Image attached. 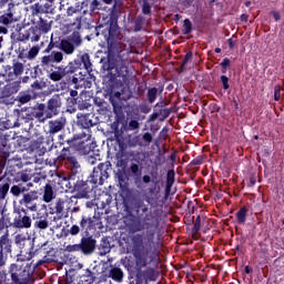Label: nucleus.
Returning a JSON list of instances; mask_svg holds the SVG:
<instances>
[{"label": "nucleus", "instance_id": "f257e3e1", "mask_svg": "<svg viewBox=\"0 0 284 284\" xmlns=\"http://www.w3.org/2000/svg\"><path fill=\"white\" fill-rule=\"evenodd\" d=\"M143 196L144 200L135 199L132 203L133 212H135L136 216L142 221L133 224L132 231L143 232L144 230H148L146 233H136L131 236L129 252L134 258L136 270H143V267H148V265L154 261L152 250L155 247L154 236L156 232L152 230V227H154V224L152 223V221H154V214L150 211L148 205L151 207H156V205H159V201L161 200V189L149 187Z\"/></svg>", "mask_w": 284, "mask_h": 284}, {"label": "nucleus", "instance_id": "f03ea898", "mask_svg": "<svg viewBox=\"0 0 284 284\" xmlns=\"http://www.w3.org/2000/svg\"><path fill=\"white\" fill-rule=\"evenodd\" d=\"M97 30V37H99L100 32H102V34H104L105 41L109 43L108 71L110 74H112V77H125V74H128V51H125V44L113 41L114 34L116 32V24H110L105 27L99 26Z\"/></svg>", "mask_w": 284, "mask_h": 284}, {"label": "nucleus", "instance_id": "7ed1b4c3", "mask_svg": "<svg viewBox=\"0 0 284 284\" xmlns=\"http://www.w3.org/2000/svg\"><path fill=\"white\" fill-rule=\"evenodd\" d=\"M11 281L14 284H34V276L29 271L22 270L18 264H11L9 268Z\"/></svg>", "mask_w": 284, "mask_h": 284}, {"label": "nucleus", "instance_id": "20e7f679", "mask_svg": "<svg viewBox=\"0 0 284 284\" xmlns=\"http://www.w3.org/2000/svg\"><path fill=\"white\" fill-rule=\"evenodd\" d=\"M112 172V163L110 161H105L100 163L97 168L93 169L92 179L94 183L99 185H103L108 179H110V173Z\"/></svg>", "mask_w": 284, "mask_h": 284}, {"label": "nucleus", "instance_id": "39448f33", "mask_svg": "<svg viewBox=\"0 0 284 284\" xmlns=\"http://www.w3.org/2000/svg\"><path fill=\"white\" fill-rule=\"evenodd\" d=\"M74 72H77V67L74 63L70 62L68 65L55 67L54 70L49 73V79L51 81H61V79L69 77V74H74Z\"/></svg>", "mask_w": 284, "mask_h": 284}, {"label": "nucleus", "instance_id": "423d86ee", "mask_svg": "<svg viewBox=\"0 0 284 284\" xmlns=\"http://www.w3.org/2000/svg\"><path fill=\"white\" fill-rule=\"evenodd\" d=\"M16 212L18 216L13 219V227H18V230H29V227H32V219L28 216L26 209H19Z\"/></svg>", "mask_w": 284, "mask_h": 284}, {"label": "nucleus", "instance_id": "0eeeda50", "mask_svg": "<svg viewBox=\"0 0 284 284\" xmlns=\"http://www.w3.org/2000/svg\"><path fill=\"white\" fill-rule=\"evenodd\" d=\"M63 61V52L53 51L49 55H44L40 60V65L45 70V68H50L53 63H61Z\"/></svg>", "mask_w": 284, "mask_h": 284}, {"label": "nucleus", "instance_id": "6e6552de", "mask_svg": "<svg viewBox=\"0 0 284 284\" xmlns=\"http://www.w3.org/2000/svg\"><path fill=\"white\" fill-rule=\"evenodd\" d=\"M59 108H61V97L53 95L47 102V119H52V116H57V114H59Z\"/></svg>", "mask_w": 284, "mask_h": 284}, {"label": "nucleus", "instance_id": "1a4fd4ad", "mask_svg": "<svg viewBox=\"0 0 284 284\" xmlns=\"http://www.w3.org/2000/svg\"><path fill=\"white\" fill-rule=\"evenodd\" d=\"M80 245H81V252H83V254H92V252H94L97 247V240L92 237H84L82 239Z\"/></svg>", "mask_w": 284, "mask_h": 284}, {"label": "nucleus", "instance_id": "9d476101", "mask_svg": "<svg viewBox=\"0 0 284 284\" xmlns=\"http://www.w3.org/2000/svg\"><path fill=\"white\" fill-rule=\"evenodd\" d=\"M45 104L40 103L33 109L32 116H34V119H37L39 123H45L48 119H51L47 118L48 115L45 114Z\"/></svg>", "mask_w": 284, "mask_h": 284}, {"label": "nucleus", "instance_id": "9b49d317", "mask_svg": "<svg viewBox=\"0 0 284 284\" xmlns=\"http://www.w3.org/2000/svg\"><path fill=\"white\" fill-rule=\"evenodd\" d=\"M65 128V119L60 118L58 120L49 121V134H57Z\"/></svg>", "mask_w": 284, "mask_h": 284}, {"label": "nucleus", "instance_id": "f8f14e48", "mask_svg": "<svg viewBox=\"0 0 284 284\" xmlns=\"http://www.w3.org/2000/svg\"><path fill=\"white\" fill-rule=\"evenodd\" d=\"M73 191L77 192L80 199H85L90 193V186L84 181H78L73 186Z\"/></svg>", "mask_w": 284, "mask_h": 284}, {"label": "nucleus", "instance_id": "ddd939ff", "mask_svg": "<svg viewBox=\"0 0 284 284\" xmlns=\"http://www.w3.org/2000/svg\"><path fill=\"white\" fill-rule=\"evenodd\" d=\"M48 2L44 4L36 3V12H40L41 14H52L54 12V7L52 2L54 0H47Z\"/></svg>", "mask_w": 284, "mask_h": 284}, {"label": "nucleus", "instance_id": "4468645a", "mask_svg": "<svg viewBox=\"0 0 284 284\" xmlns=\"http://www.w3.org/2000/svg\"><path fill=\"white\" fill-rule=\"evenodd\" d=\"M59 161H70V163H72L74 165V168H77V165H79L77 158L72 156L70 154V150L65 149V148L62 149L61 154L59 155Z\"/></svg>", "mask_w": 284, "mask_h": 284}, {"label": "nucleus", "instance_id": "2eb2a0df", "mask_svg": "<svg viewBox=\"0 0 284 284\" xmlns=\"http://www.w3.org/2000/svg\"><path fill=\"white\" fill-rule=\"evenodd\" d=\"M75 45L70 40H61L60 42V50L64 54H74Z\"/></svg>", "mask_w": 284, "mask_h": 284}, {"label": "nucleus", "instance_id": "dca6fc26", "mask_svg": "<svg viewBox=\"0 0 284 284\" xmlns=\"http://www.w3.org/2000/svg\"><path fill=\"white\" fill-rule=\"evenodd\" d=\"M124 132H139L141 130V122L136 119H131L126 125L123 126Z\"/></svg>", "mask_w": 284, "mask_h": 284}, {"label": "nucleus", "instance_id": "f3484780", "mask_svg": "<svg viewBox=\"0 0 284 284\" xmlns=\"http://www.w3.org/2000/svg\"><path fill=\"white\" fill-rule=\"evenodd\" d=\"M38 30L43 34H48L52 30V24L47 19L40 18L38 21Z\"/></svg>", "mask_w": 284, "mask_h": 284}, {"label": "nucleus", "instance_id": "a211bd4d", "mask_svg": "<svg viewBox=\"0 0 284 284\" xmlns=\"http://www.w3.org/2000/svg\"><path fill=\"white\" fill-rule=\"evenodd\" d=\"M126 144L129 148H143V142L141 141V135H129L126 138Z\"/></svg>", "mask_w": 284, "mask_h": 284}, {"label": "nucleus", "instance_id": "6ab92c4d", "mask_svg": "<svg viewBox=\"0 0 284 284\" xmlns=\"http://www.w3.org/2000/svg\"><path fill=\"white\" fill-rule=\"evenodd\" d=\"M110 278L113 281H116L118 283H121L123 281V271L119 267H113L109 272Z\"/></svg>", "mask_w": 284, "mask_h": 284}, {"label": "nucleus", "instance_id": "aec40b11", "mask_svg": "<svg viewBox=\"0 0 284 284\" xmlns=\"http://www.w3.org/2000/svg\"><path fill=\"white\" fill-rule=\"evenodd\" d=\"M114 95L121 101H130V99H132V91L130 88H123L121 92H115Z\"/></svg>", "mask_w": 284, "mask_h": 284}, {"label": "nucleus", "instance_id": "412c9836", "mask_svg": "<svg viewBox=\"0 0 284 284\" xmlns=\"http://www.w3.org/2000/svg\"><path fill=\"white\" fill-rule=\"evenodd\" d=\"M54 199V191L52 190V186L50 184H47L44 186V194H43V201L45 203H50Z\"/></svg>", "mask_w": 284, "mask_h": 284}, {"label": "nucleus", "instance_id": "4be33fe9", "mask_svg": "<svg viewBox=\"0 0 284 284\" xmlns=\"http://www.w3.org/2000/svg\"><path fill=\"white\" fill-rule=\"evenodd\" d=\"M81 63L88 73L92 72V62L90 61V54L84 53L81 55Z\"/></svg>", "mask_w": 284, "mask_h": 284}, {"label": "nucleus", "instance_id": "5701e85b", "mask_svg": "<svg viewBox=\"0 0 284 284\" xmlns=\"http://www.w3.org/2000/svg\"><path fill=\"white\" fill-rule=\"evenodd\" d=\"M69 41L75 47L79 48V45H81V43H83V40L81 39V33L74 31L70 38Z\"/></svg>", "mask_w": 284, "mask_h": 284}, {"label": "nucleus", "instance_id": "b1692460", "mask_svg": "<svg viewBox=\"0 0 284 284\" xmlns=\"http://www.w3.org/2000/svg\"><path fill=\"white\" fill-rule=\"evenodd\" d=\"M236 219L237 223L241 225H244L246 219H247V209L242 207L237 213H236Z\"/></svg>", "mask_w": 284, "mask_h": 284}, {"label": "nucleus", "instance_id": "393cba45", "mask_svg": "<svg viewBox=\"0 0 284 284\" xmlns=\"http://www.w3.org/2000/svg\"><path fill=\"white\" fill-rule=\"evenodd\" d=\"M37 199H39V196H37V192H30L23 195L22 202L26 205H30V203H32V201H37Z\"/></svg>", "mask_w": 284, "mask_h": 284}, {"label": "nucleus", "instance_id": "a878e982", "mask_svg": "<svg viewBox=\"0 0 284 284\" xmlns=\"http://www.w3.org/2000/svg\"><path fill=\"white\" fill-rule=\"evenodd\" d=\"M172 185H174V171H169L168 178H166V189H165L166 194H169L170 190H172Z\"/></svg>", "mask_w": 284, "mask_h": 284}, {"label": "nucleus", "instance_id": "bb28decb", "mask_svg": "<svg viewBox=\"0 0 284 284\" xmlns=\"http://www.w3.org/2000/svg\"><path fill=\"white\" fill-rule=\"evenodd\" d=\"M158 94H159V89L156 88L149 89L146 93L149 103H154V101H156Z\"/></svg>", "mask_w": 284, "mask_h": 284}, {"label": "nucleus", "instance_id": "cd10ccee", "mask_svg": "<svg viewBox=\"0 0 284 284\" xmlns=\"http://www.w3.org/2000/svg\"><path fill=\"white\" fill-rule=\"evenodd\" d=\"M31 34L29 36L30 41L32 43H37L41 40V31L39 29H30Z\"/></svg>", "mask_w": 284, "mask_h": 284}, {"label": "nucleus", "instance_id": "c85d7f7f", "mask_svg": "<svg viewBox=\"0 0 284 284\" xmlns=\"http://www.w3.org/2000/svg\"><path fill=\"white\" fill-rule=\"evenodd\" d=\"M79 124L82 125L84 130L92 128V120L88 119V116L82 115L79 118Z\"/></svg>", "mask_w": 284, "mask_h": 284}, {"label": "nucleus", "instance_id": "c756f323", "mask_svg": "<svg viewBox=\"0 0 284 284\" xmlns=\"http://www.w3.org/2000/svg\"><path fill=\"white\" fill-rule=\"evenodd\" d=\"M68 205V201L59 200L55 204L57 214H63L65 212V206Z\"/></svg>", "mask_w": 284, "mask_h": 284}, {"label": "nucleus", "instance_id": "7c9ffc66", "mask_svg": "<svg viewBox=\"0 0 284 284\" xmlns=\"http://www.w3.org/2000/svg\"><path fill=\"white\" fill-rule=\"evenodd\" d=\"M13 17H14V16L12 14V12L4 13V14L0 18V22H2L3 26H10V23H12V21H14Z\"/></svg>", "mask_w": 284, "mask_h": 284}, {"label": "nucleus", "instance_id": "2f4dec72", "mask_svg": "<svg viewBox=\"0 0 284 284\" xmlns=\"http://www.w3.org/2000/svg\"><path fill=\"white\" fill-rule=\"evenodd\" d=\"M12 70L17 74V77H21V74H23V70H24L23 63L14 62L12 65Z\"/></svg>", "mask_w": 284, "mask_h": 284}, {"label": "nucleus", "instance_id": "473e14b6", "mask_svg": "<svg viewBox=\"0 0 284 284\" xmlns=\"http://www.w3.org/2000/svg\"><path fill=\"white\" fill-rule=\"evenodd\" d=\"M34 226L39 230H48V227H50V224L48 223V220L40 219L34 222Z\"/></svg>", "mask_w": 284, "mask_h": 284}, {"label": "nucleus", "instance_id": "72a5a7b5", "mask_svg": "<svg viewBox=\"0 0 284 284\" xmlns=\"http://www.w3.org/2000/svg\"><path fill=\"white\" fill-rule=\"evenodd\" d=\"M7 68L8 69H6L3 77H6L7 81H14V79H17V77L19 75H17L14 71H12V68L10 67H7Z\"/></svg>", "mask_w": 284, "mask_h": 284}, {"label": "nucleus", "instance_id": "f704fd0d", "mask_svg": "<svg viewBox=\"0 0 284 284\" xmlns=\"http://www.w3.org/2000/svg\"><path fill=\"white\" fill-rule=\"evenodd\" d=\"M39 47H32L27 54V59L32 61L33 59H37V55L39 54Z\"/></svg>", "mask_w": 284, "mask_h": 284}, {"label": "nucleus", "instance_id": "c9c22d12", "mask_svg": "<svg viewBox=\"0 0 284 284\" xmlns=\"http://www.w3.org/2000/svg\"><path fill=\"white\" fill-rule=\"evenodd\" d=\"M8 192H10V184L9 183H4L2 185H0V199H6V196H8Z\"/></svg>", "mask_w": 284, "mask_h": 284}, {"label": "nucleus", "instance_id": "e433bc0d", "mask_svg": "<svg viewBox=\"0 0 284 284\" xmlns=\"http://www.w3.org/2000/svg\"><path fill=\"white\" fill-rule=\"evenodd\" d=\"M192 33V21L190 19H185L183 23V34Z\"/></svg>", "mask_w": 284, "mask_h": 284}, {"label": "nucleus", "instance_id": "4c0bfd02", "mask_svg": "<svg viewBox=\"0 0 284 284\" xmlns=\"http://www.w3.org/2000/svg\"><path fill=\"white\" fill-rule=\"evenodd\" d=\"M18 100L19 102L23 105L26 103H29V101L32 100V95L28 94V93H20L18 95Z\"/></svg>", "mask_w": 284, "mask_h": 284}, {"label": "nucleus", "instance_id": "58836bf2", "mask_svg": "<svg viewBox=\"0 0 284 284\" xmlns=\"http://www.w3.org/2000/svg\"><path fill=\"white\" fill-rule=\"evenodd\" d=\"M130 172L133 176H141V168L136 163H131Z\"/></svg>", "mask_w": 284, "mask_h": 284}, {"label": "nucleus", "instance_id": "ea45409f", "mask_svg": "<svg viewBox=\"0 0 284 284\" xmlns=\"http://www.w3.org/2000/svg\"><path fill=\"white\" fill-rule=\"evenodd\" d=\"M153 140H154V138L152 136V133L145 132L142 135V141H144V143H145V144H143V148L150 145V143H152Z\"/></svg>", "mask_w": 284, "mask_h": 284}, {"label": "nucleus", "instance_id": "a19ab883", "mask_svg": "<svg viewBox=\"0 0 284 284\" xmlns=\"http://www.w3.org/2000/svg\"><path fill=\"white\" fill-rule=\"evenodd\" d=\"M116 168H121L122 170H125L128 168V160L123 158H119V154L116 155Z\"/></svg>", "mask_w": 284, "mask_h": 284}, {"label": "nucleus", "instance_id": "79ce46f5", "mask_svg": "<svg viewBox=\"0 0 284 284\" xmlns=\"http://www.w3.org/2000/svg\"><path fill=\"white\" fill-rule=\"evenodd\" d=\"M99 201L102 204V206L105 207V205H110L111 197L109 194L105 193L99 199Z\"/></svg>", "mask_w": 284, "mask_h": 284}, {"label": "nucleus", "instance_id": "37998d69", "mask_svg": "<svg viewBox=\"0 0 284 284\" xmlns=\"http://www.w3.org/2000/svg\"><path fill=\"white\" fill-rule=\"evenodd\" d=\"M80 139H83V141H90V139H92V133L90 132V129H84V132L80 134Z\"/></svg>", "mask_w": 284, "mask_h": 284}, {"label": "nucleus", "instance_id": "c03bdc74", "mask_svg": "<svg viewBox=\"0 0 284 284\" xmlns=\"http://www.w3.org/2000/svg\"><path fill=\"white\" fill-rule=\"evenodd\" d=\"M13 165L17 168H23V163L21 162V158L19 155L13 156L11 160H9Z\"/></svg>", "mask_w": 284, "mask_h": 284}, {"label": "nucleus", "instance_id": "a18cd8bd", "mask_svg": "<svg viewBox=\"0 0 284 284\" xmlns=\"http://www.w3.org/2000/svg\"><path fill=\"white\" fill-rule=\"evenodd\" d=\"M3 252H6V248H0V267L6 266V263L8 261V257L3 255Z\"/></svg>", "mask_w": 284, "mask_h": 284}, {"label": "nucleus", "instance_id": "49530a36", "mask_svg": "<svg viewBox=\"0 0 284 284\" xmlns=\"http://www.w3.org/2000/svg\"><path fill=\"white\" fill-rule=\"evenodd\" d=\"M10 192L13 196H21V187L19 185H13Z\"/></svg>", "mask_w": 284, "mask_h": 284}, {"label": "nucleus", "instance_id": "de8ad7c7", "mask_svg": "<svg viewBox=\"0 0 284 284\" xmlns=\"http://www.w3.org/2000/svg\"><path fill=\"white\" fill-rule=\"evenodd\" d=\"M201 223H202V217L201 215H197L194 222V232H199L201 230Z\"/></svg>", "mask_w": 284, "mask_h": 284}, {"label": "nucleus", "instance_id": "09e8293b", "mask_svg": "<svg viewBox=\"0 0 284 284\" xmlns=\"http://www.w3.org/2000/svg\"><path fill=\"white\" fill-rule=\"evenodd\" d=\"M224 90H230V79L226 75L221 77Z\"/></svg>", "mask_w": 284, "mask_h": 284}, {"label": "nucleus", "instance_id": "8fccbe9b", "mask_svg": "<svg viewBox=\"0 0 284 284\" xmlns=\"http://www.w3.org/2000/svg\"><path fill=\"white\" fill-rule=\"evenodd\" d=\"M79 232H81V227H79V225H72L71 229L69 230V233L71 234V236H77Z\"/></svg>", "mask_w": 284, "mask_h": 284}, {"label": "nucleus", "instance_id": "3c124183", "mask_svg": "<svg viewBox=\"0 0 284 284\" xmlns=\"http://www.w3.org/2000/svg\"><path fill=\"white\" fill-rule=\"evenodd\" d=\"M88 223H89V225H90V223H92V217L83 216L81 222H80V225H81L82 229H85Z\"/></svg>", "mask_w": 284, "mask_h": 284}, {"label": "nucleus", "instance_id": "603ef678", "mask_svg": "<svg viewBox=\"0 0 284 284\" xmlns=\"http://www.w3.org/2000/svg\"><path fill=\"white\" fill-rule=\"evenodd\" d=\"M143 14H150L152 12V7H150V3L144 2L142 7Z\"/></svg>", "mask_w": 284, "mask_h": 284}, {"label": "nucleus", "instance_id": "864d4df0", "mask_svg": "<svg viewBox=\"0 0 284 284\" xmlns=\"http://www.w3.org/2000/svg\"><path fill=\"white\" fill-rule=\"evenodd\" d=\"M274 99H275V101H281V87L280 85L275 87Z\"/></svg>", "mask_w": 284, "mask_h": 284}, {"label": "nucleus", "instance_id": "5fc2aeb1", "mask_svg": "<svg viewBox=\"0 0 284 284\" xmlns=\"http://www.w3.org/2000/svg\"><path fill=\"white\" fill-rule=\"evenodd\" d=\"M81 19H83V17L78 16V17L75 18V21L72 23V26H74V28H75L77 30H81Z\"/></svg>", "mask_w": 284, "mask_h": 284}, {"label": "nucleus", "instance_id": "6e6d98bb", "mask_svg": "<svg viewBox=\"0 0 284 284\" xmlns=\"http://www.w3.org/2000/svg\"><path fill=\"white\" fill-rule=\"evenodd\" d=\"M68 251L69 252H81V244L69 245Z\"/></svg>", "mask_w": 284, "mask_h": 284}, {"label": "nucleus", "instance_id": "4d7b16f0", "mask_svg": "<svg viewBox=\"0 0 284 284\" xmlns=\"http://www.w3.org/2000/svg\"><path fill=\"white\" fill-rule=\"evenodd\" d=\"M152 109L150 106H148V104H141L140 105V112H142L143 114H150V111Z\"/></svg>", "mask_w": 284, "mask_h": 284}, {"label": "nucleus", "instance_id": "13d9d810", "mask_svg": "<svg viewBox=\"0 0 284 284\" xmlns=\"http://www.w3.org/2000/svg\"><path fill=\"white\" fill-rule=\"evenodd\" d=\"M97 161H101V159L93 156V155H89L88 156V164L89 165H95Z\"/></svg>", "mask_w": 284, "mask_h": 284}, {"label": "nucleus", "instance_id": "bf43d9fd", "mask_svg": "<svg viewBox=\"0 0 284 284\" xmlns=\"http://www.w3.org/2000/svg\"><path fill=\"white\" fill-rule=\"evenodd\" d=\"M191 165H203V158H195L194 160H192Z\"/></svg>", "mask_w": 284, "mask_h": 284}, {"label": "nucleus", "instance_id": "052dcab7", "mask_svg": "<svg viewBox=\"0 0 284 284\" xmlns=\"http://www.w3.org/2000/svg\"><path fill=\"white\" fill-rule=\"evenodd\" d=\"M221 67L223 68V72H225V70H227V68H230V59L225 58L222 62H221Z\"/></svg>", "mask_w": 284, "mask_h": 284}, {"label": "nucleus", "instance_id": "680f3d73", "mask_svg": "<svg viewBox=\"0 0 284 284\" xmlns=\"http://www.w3.org/2000/svg\"><path fill=\"white\" fill-rule=\"evenodd\" d=\"M20 179L21 181H23V183H28V181H30L31 178L28 173H21Z\"/></svg>", "mask_w": 284, "mask_h": 284}, {"label": "nucleus", "instance_id": "e2e57ef3", "mask_svg": "<svg viewBox=\"0 0 284 284\" xmlns=\"http://www.w3.org/2000/svg\"><path fill=\"white\" fill-rule=\"evenodd\" d=\"M118 181L120 185H122V183H125V175H123V173H118Z\"/></svg>", "mask_w": 284, "mask_h": 284}, {"label": "nucleus", "instance_id": "0e129e2a", "mask_svg": "<svg viewBox=\"0 0 284 284\" xmlns=\"http://www.w3.org/2000/svg\"><path fill=\"white\" fill-rule=\"evenodd\" d=\"M152 182V178L150 175H143L142 176V183H151Z\"/></svg>", "mask_w": 284, "mask_h": 284}, {"label": "nucleus", "instance_id": "69168bd1", "mask_svg": "<svg viewBox=\"0 0 284 284\" xmlns=\"http://www.w3.org/2000/svg\"><path fill=\"white\" fill-rule=\"evenodd\" d=\"M159 119V113H152L150 115L149 122L152 123Z\"/></svg>", "mask_w": 284, "mask_h": 284}, {"label": "nucleus", "instance_id": "338daca9", "mask_svg": "<svg viewBox=\"0 0 284 284\" xmlns=\"http://www.w3.org/2000/svg\"><path fill=\"white\" fill-rule=\"evenodd\" d=\"M53 48H54V42H52V36H51V41H50L49 45L47 47V49L44 50V52H50Z\"/></svg>", "mask_w": 284, "mask_h": 284}, {"label": "nucleus", "instance_id": "774afa93", "mask_svg": "<svg viewBox=\"0 0 284 284\" xmlns=\"http://www.w3.org/2000/svg\"><path fill=\"white\" fill-rule=\"evenodd\" d=\"M190 59H192V52L186 53V55L183 60V64L185 65V63H187V61H190Z\"/></svg>", "mask_w": 284, "mask_h": 284}]
</instances>
